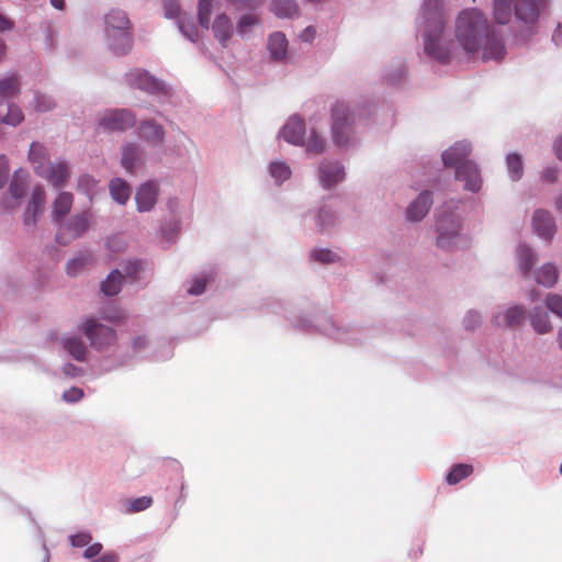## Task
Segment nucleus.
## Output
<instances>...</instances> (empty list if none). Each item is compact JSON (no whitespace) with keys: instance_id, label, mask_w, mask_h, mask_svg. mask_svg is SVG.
<instances>
[{"instance_id":"nucleus-1","label":"nucleus","mask_w":562,"mask_h":562,"mask_svg":"<svg viewBox=\"0 0 562 562\" xmlns=\"http://www.w3.org/2000/svg\"><path fill=\"white\" fill-rule=\"evenodd\" d=\"M454 35L467 53L482 50L484 60L501 61L506 54L503 38L477 9H465L459 13L454 24Z\"/></svg>"},{"instance_id":"nucleus-2","label":"nucleus","mask_w":562,"mask_h":562,"mask_svg":"<svg viewBox=\"0 0 562 562\" xmlns=\"http://www.w3.org/2000/svg\"><path fill=\"white\" fill-rule=\"evenodd\" d=\"M442 8V0H425L420 14L426 27L425 52L427 55L445 63L450 59L451 45H446L442 40L445 26Z\"/></svg>"},{"instance_id":"nucleus-3","label":"nucleus","mask_w":562,"mask_h":562,"mask_svg":"<svg viewBox=\"0 0 562 562\" xmlns=\"http://www.w3.org/2000/svg\"><path fill=\"white\" fill-rule=\"evenodd\" d=\"M513 14L517 21L533 25L540 14L539 0H493V20L496 24L506 25Z\"/></svg>"},{"instance_id":"nucleus-4","label":"nucleus","mask_w":562,"mask_h":562,"mask_svg":"<svg viewBox=\"0 0 562 562\" xmlns=\"http://www.w3.org/2000/svg\"><path fill=\"white\" fill-rule=\"evenodd\" d=\"M105 23L108 37L119 40V43H111L112 49L116 54H125L131 47L130 20L126 13L122 10H111L105 15Z\"/></svg>"},{"instance_id":"nucleus-5","label":"nucleus","mask_w":562,"mask_h":562,"mask_svg":"<svg viewBox=\"0 0 562 562\" xmlns=\"http://www.w3.org/2000/svg\"><path fill=\"white\" fill-rule=\"evenodd\" d=\"M353 116L344 102H336L331 108V135L334 143L347 146L352 135Z\"/></svg>"},{"instance_id":"nucleus-6","label":"nucleus","mask_w":562,"mask_h":562,"mask_svg":"<svg viewBox=\"0 0 562 562\" xmlns=\"http://www.w3.org/2000/svg\"><path fill=\"white\" fill-rule=\"evenodd\" d=\"M91 215L82 212L72 216L66 225L59 227L56 238L59 244L67 245L82 236L90 227Z\"/></svg>"},{"instance_id":"nucleus-7","label":"nucleus","mask_w":562,"mask_h":562,"mask_svg":"<svg viewBox=\"0 0 562 562\" xmlns=\"http://www.w3.org/2000/svg\"><path fill=\"white\" fill-rule=\"evenodd\" d=\"M461 224L459 218L454 214H446L437 221V246L442 249H450L459 236Z\"/></svg>"},{"instance_id":"nucleus-8","label":"nucleus","mask_w":562,"mask_h":562,"mask_svg":"<svg viewBox=\"0 0 562 562\" xmlns=\"http://www.w3.org/2000/svg\"><path fill=\"white\" fill-rule=\"evenodd\" d=\"M136 116L126 109L105 111L99 126L109 132H121L135 125Z\"/></svg>"},{"instance_id":"nucleus-9","label":"nucleus","mask_w":562,"mask_h":562,"mask_svg":"<svg viewBox=\"0 0 562 562\" xmlns=\"http://www.w3.org/2000/svg\"><path fill=\"white\" fill-rule=\"evenodd\" d=\"M83 331L89 338L91 346L97 349L108 347L116 340V333L113 328L98 324L92 319L83 324Z\"/></svg>"},{"instance_id":"nucleus-10","label":"nucleus","mask_w":562,"mask_h":562,"mask_svg":"<svg viewBox=\"0 0 562 562\" xmlns=\"http://www.w3.org/2000/svg\"><path fill=\"white\" fill-rule=\"evenodd\" d=\"M35 171L55 188L63 187L70 177L69 167L65 161L49 162L46 167L40 164Z\"/></svg>"},{"instance_id":"nucleus-11","label":"nucleus","mask_w":562,"mask_h":562,"mask_svg":"<svg viewBox=\"0 0 562 562\" xmlns=\"http://www.w3.org/2000/svg\"><path fill=\"white\" fill-rule=\"evenodd\" d=\"M128 85L139 90L157 93L160 92L164 87L162 83L151 77L147 71L142 69L132 70L126 75Z\"/></svg>"},{"instance_id":"nucleus-12","label":"nucleus","mask_w":562,"mask_h":562,"mask_svg":"<svg viewBox=\"0 0 562 562\" xmlns=\"http://www.w3.org/2000/svg\"><path fill=\"white\" fill-rule=\"evenodd\" d=\"M456 178L463 181L464 188L476 192L481 189L482 179L477 166L472 161H464L456 169Z\"/></svg>"},{"instance_id":"nucleus-13","label":"nucleus","mask_w":562,"mask_h":562,"mask_svg":"<svg viewBox=\"0 0 562 562\" xmlns=\"http://www.w3.org/2000/svg\"><path fill=\"white\" fill-rule=\"evenodd\" d=\"M305 122L297 115L291 116L280 132V136L290 144L303 145Z\"/></svg>"},{"instance_id":"nucleus-14","label":"nucleus","mask_w":562,"mask_h":562,"mask_svg":"<svg viewBox=\"0 0 562 562\" xmlns=\"http://www.w3.org/2000/svg\"><path fill=\"white\" fill-rule=\"evenodd\" d=\"M46 194L42 187L34 188L32 192L31 202L24 213V224L35 225L37 216L41 215L45 209Z\"/></svg>"},{"instance_id":"nucleus-15","label":"nucleus","mask_w":562,"mask_h":562,"mask_svg":"<svg viewBox=\"0 0 562 562\" xmlns=\"http://www.w3.org/2000/svg\"><path fill=\"white\" fill-rule=\"evenodd\" d=\"M532 225L535 232L542 238L551 239L555 233V223L550 214L546 210H537L533 213Z\"/></svg>"},{"instance_id":"nucleus-16","label":"nucleus","mask_w":562,"mask_h":562,"mask_svg":"<svg viewBox=\"0 0 562 562\" xmlns=\"http://www.w3.org/2000/svg\"><path fill=\"white\" fill-rule=\"evenodd\" d=\"M214 37L222 47H227L234 34V25L231 18L226 14H220L212 24Z\"/></svg>"},{"instance_id":"nucleus-17","label":"nucleus","mask_w":562,"mask_h":562,"mask_svg":"<svg viewBox=\"0 0 562 562\" xmlns=\"http://www.w3.org/2000/svg\"><path fill=\"white\" fill-rule=\"evenodd\" d=\"M470 153V144L465 142H459L443 151L442 161L447 167L456 166L458 168V166L462 165L464 161H468L467 158Z\"/></svg>"},{"instance_id":"nucleus-18","label":"nucleus","mask_w":562,"mask_h":562,"mask_svg":"<svg viewBox=\"0 0 562 562\" xmlns=\"http://www.w3.org/2000/svg\"><path fill=\"white\" fill-rule=\"evenodd\" d=\"M137 210L147 212L154 207L157 201V187L154 182H147L139 187L135 195Z\"/></svg>"},{"instance_id":"nucleus-19","label":"nucleus","mask_w":562,"mask_h":562,"mask_svg":"<svg viewBox=\"0 0 562 562\" xmlns=\"http://www.w3.org/2000/svg\"><path fill=\"white\" fill-rule=\"evenodd\" d=\"M319 178L324 188L329 189L340 182L345 172L337 162H323L319 167Z\"/></svg>"},{"instance_id":"nucleus-20","label":"nucleus","mask_w":562,"mask_h":562,"mask_svg":"<svg viewBox=\"0 0 562 562\" xmlns=\"http://www.w3.org/2000/svg\"><path fill=\"white\" fill-rule=\"evenodd\" d=\"M432 204V196L429 191L422 192L407 209V216L411 221H420L429 211Z\"/></svg>"},{"instance_id":"nucleus-21","label":"nucleus","mask_w":562,"mask_h":562,"mask_svg":"<svg viewBox=\"0 0 562 562\" xmlns=\"http://www.w3.org/2000/svg\"><path fill=\"white\" fill-rule=\"evenodd\" d=\"M139 136L153 145H158L164 140L165 131L161 125L153 121H144L139 125Z\"/></svg>"},{"instance_id":"nucleus-22","label":"nucleus","mask_w":562,"mask_h":562,"mask_svg":"<svg viewBox=\"0 0 562 562\" xmlns=\"http://www.w3.org/2000/svg\"><path fill=\"white\" fill-rule=\"evenodd\" d=\"M74 196L69 192H60L53 202L52 218L60 222L71 210Z\"/></svg>"},{"instance_id":"nucleus-23","label":"nucleus","mask_w":562,"mask_h":562,"mask_svg":"<svg viewBox=\"0 0 562 562\" xmlns=\"http://www.w3.org/2000/svg\"><path fill=\"white\" fill-rule=\"evenodd\" d=\"M526 318V311L522 306H512L509 307L505 315L502 317L501 315L496 316L494 318V323L497 326L502 325V319L504 321L505 325L508 327H516L522 324V322Z\"/></svg>"},{"instance_id":"nucleus-24","label":"nucleus","mask_w":562,"mask_h":562,"mask_svg":"<svg viewBox=\"0 0 562 562\" xmlns=\"http://www.w3.org/2000/svg\"><path fill=\"white\" fill-rule=\"evenodd\" d=\"M29 184V175L25 170L19 169L13 173L10 182L9 192L11 196L19 201L25 193Z\"/></svg>"},{"instance_id":"nucleus-25","label":"nucleus","mask_w":562,"mask_h":562,"mask_svg":"<svg viewBox=\"0 0 562 562\" xmlns=\"http://www.w3.org/2000/svg\"><path fill=\"white\" fill-rule=\"evenodd\" d=\"M288 48V41L285 35L281 32H276L270 35L268 41V49L271 57L276 60L284 58Z\"/></svg>"},{"instance_id":"nucleus-26","label":"nucleus","mask_w":562,"mask_h":562,"mask_svg":"<svg viewBox=\"0 0 562 562\" xmlns=\"http://www.w3.org/2000/svg\"><path fill=\"white\" fill-rule=\"evenodd\" d=\"M530 324L536 333L543 335L550 333L552 325L547 313L540 307H535L529 315Z\"/></svg>"},{"instance_id":"nucleus-27","label":"nucleus","mask_w":562,"mask_h":562,"mask_svg":"<svg viewBox=\"0 0 562 562\" xmlns=\"http://www.w3.org/2000/svg\"><path fill=\"white\" fill-rule=\"evenodd\" d=\"M131 192L128 183L120 178L113 179L110 182L111 196L120 204H125L128 201Z\"/></svg>"},{"instance_id":"nucleus-28","label":"nucleus","mask_w":562,"mask_h":562,"mask_svg":"<svg viewBox=\"0 0 562 562\" xmlns=\"http://www.w3.org/2000/svg\"><path fill=\"white\" fill-rule=\"evenodd\" d=\"M270 10L279 18H292L297 13V4L294 0H273Z\"/></svg>"},{"instance_id":"nucleus-29","label":"nucleus","mask_w":562,"mask_h":562,"mask_svg":"<svg viewBox=\"0 0 562 562\" xmlns=\"http://www.w3.org/2000/svg\"><path fill=\"white\" fill-rule=\"evenodd\" d=\"M124 276L119 270H113L102 282L101 290L105 295L113 296L121 291Z\"/></svg>"},{"instance_id":"nucleus-30","label":"nucleus","mask_w":562,"mask_h":562,"mask_svg":"<svg viewBox=\"0 0 562 562\" xmlns=\"http://www.w3.org/2000/svg\"><path fill=\"white\" fill-rule=\"evenodd\" d=\"M537 283L552 288L558 281V270L553 265L547 263L542 266L536 273Z\"/></svg>"},{"instance_id":"nucleus-31","label":"nucleus","mask_w":562,"mask_h":562,"mask_svg":"<svg viewBox=\"0 0 562 562\" xmlns=\"http://www.w3.org/2000/svg\"><path fill=\"white\" fill-rule=\"evenodd\" d=\"M20 81L15 75L0 79V98L8 99L18 95Z\"/></svg>"},{"instance_id":"nucleus-32","label":"nucleus","mask_w":562,"mask_h":562,"mask_svg":"<svg viewBox=\"0 0 562 562\" xmlns=\"http://www.w3.org/2000/svg\"><path fill=\"white\" fill-rule=\"evenodd\" d=\"M472 473L473 467L471 464L460 463L452 467L446 480L449 485H456Z\"/></svg>"},{"instance_id":"nucleus-33","label":"nucleus","mask_w":562,"mask_h":562,"mask_svg":"<svg viewBox=\"0 0 562 562\" xmlns=\"http://www.w3.org/2000/svg\"><path fill=\"white\" fill-rule=\"evenodd\" d=\"M64 348L77 360L85 361L87 348L81 339L68 338L64 342Z\"/></svg>"},{"instance_id":"nucleus-34","label":"nucleus","mask_w":562,"mask_h":562,"mask_svg":"<svg viewBox=\"0 0 562 562\" xmlns=\"http://www.w3.org/2000/svg\"><path fill=\"white\" fill-rule=\"evenodd\" d=\"M517 256L520 270L527 274L536 261L532 250L526 245H520L517 249Z\"/></svg>"},{"instance_id":"nucleus-35","label":"nucleus","mask_w":562,"mask_h":562,"mask_svg":"<svg viewBox=\"0 0 562 562\" xmlns=\"http://www.w3.org/2000/svg\"><path fill=\"white\" fill-rule=\"evenodd\" d=\"M506 165L512 180L517 181L522 176L524 165L520 155L510 154L506 158Z\"/></svg>"},{"instance_id":"nucleus-36","label":"nucleus","mask_w":562,"mask_h":562,"mask_svg":"<svg viewBox=\"0 0 562 562\" xmlns=\"http://www.w3.org/2000/svg\"><path fill=\"white\" fill-rule=\"evenodd\" d=\"M29 159L34 164V168L40 164L46 167L45 161L47 159L46 148L40 143H32L29 151Z\"/></svg>"},{"instance_id":"nucleus-37","label":"nucleus","mask_w":562,"mask_h":562,"mask_svg":"<svg viewBox=\"0 0 562 562\" xmlns=\"http://www.w3.org/2000/svg\"><path fill=\"white\" fill-rule=\"evenodd\" d=\"M138 158V150L135 145H126L123 148V155H122V166L127 170L132 171L133 168L136 166V161Z\"/></svg>"},{"instance_id":"nucleus-38","label":"nucleus","mask_w":562,"mask_h":562,"mask_svg":"<svg viewBox=\"0 0 562 562\" xmlns=\"http://www.w3.org/2000/svg\"><path fill=\"white\" fill-rule=\"evenodd\" d=\"M213 0H199L198 18L202 27L209 29Z\"/></svg>"},{"instance_id":"nucleus-39","label":"nucleus","mask_w":562,"mask_h":562,"mask_svg":"<svg viewBox=\"0 0 562 562\" xmlns=\"http://www.w3.org/2000/svg\"><path fill=\"white\" fill-rule=\"evenodd\" d=\"M259 23V18L255 14L247 13L240 16V19L237 22V33L240 36H245L247 33L250 32L251 27L257 25Z\"/></svg>"},{"instance_id":"nucleus-40","label":"nucleus","mask_w":562,"mask_h":562,"mask_svg":"<svg viewBox=\"0 0 562 562\" xmlns=\"http://www.w3.org/2000/svg\"><path fill=\"white\" fill-rule=\"evenodd\" d=\"M98 181L91 176L83 175L78 179V190L86 193L90 199L95 194Z\"/></svg>"},{"instance_id":"nucleus-41","label":"nucleus","mask_w":562,"mask_h":562,"mask_svg":"<svg viewBox=\"0 0 562 562\" xmlns=\"http://www.w3.org/2000/svg\"><path fill=\"white\" fill-rule=\"evenodd\" d=\"M305 146L308 153L319 155L324 150L325 143L324 139L315 131L312 130Z\"/></svg>"},{"instance_id":"nucleus-42","label":"nucleus","mask_w":562,"mask_h":562,"mask_svg":"<svg viewBox=\"0 0 562 562\" xmlns=\"http://www.w3.org/2000/svg\"><path fill=\"white\" fill-rule=\"evenodd\" d=\"M91 260L90 255H81L74 258L67 263V273L69 276H77Z\"/></svg>"},{"instance_id":"nucleus-43","label":"nucleus","mask_w":562,"mask_h":562,"mask_svg":"<svg viewBox=\"0 0 562 562\" xmlns=\"http://www.w3.org/2000/svg\"><path fill=\"white\" fill-rule=\"evenodd\" d=\"M270 173L279 183H281L290 177L291 170L289 166L283 162H272L270 165Z\"/></svg>"},{"instance_id":"nucleus-44","label":"nucleus","mask_w":562,"mask_h":562,"mask_svg":"<svg viewBox=\"0 0 562 562\" xmlns=\"http://www.w3.org/2000/svg\"><path fill=\"white\" fill-rule=\"evenodd\" d=\"M546 306L557 316L562 318V296L559 294H549L546 297Z\"/></svg>"},{"instance_id":"nucleus-45","label":"nucleus","mask_w":562,"mask_h":562,"mask_svg":"<svg viewBox=\"0 0 562 562\" xmlns=\"http://www.w3.org/2000/svg\"><path fill=\"white\" fill-rule=\"evenodd\" d=\"M92 535L89 531L79 532L69 536V542L74 548H83L90 544Z\"/></svg>"},{"instance_id":"nucleus-46","label":"nucleus","mask_w":562,"mask_h":562,"mask_svg":"<svg viewBox=\"0 0 562 562\" xmlns=\"http://www.w3.org/2000/svg\"><path fill=\"white\" fill-rule=\"evenodd\" d=\"M55 106L54 100L46 95L37 93L35 95V104L34 108L37 112H46L52 110Z\"/></svg>"},{"instance_id":"nucleus-47","label":"nucleus","mask_w":562,"mask_h":562,"mask_svg":"<svg viewBox=\"0 0 562 562\" xmlns=\"http://www.w3.org/2000/svg\"><path fill=\"white\" fill-rule=\"evenodd\" d=\"M153 504V498L150 496H142L137 497L130 502V513H138L147 509Z\"/></svg>"},{"instance_id":"nucleus-48","label":"nucleus","mask_w":562,"mask_h":562,"mask_svg":"<svg viewBox=\"0 0 562 562\" xmlns=\"http://www.w3.org/2000/svg\"><path fill=\"white\" fill-rule=\"evenodd\" d=\"M314 260L328 263L335 260V254L328 249H316L312 252Z\"/></svg>"},{"instance_id":"nucleus-49","label":"nucleus","mask_w":562,"mask_h":562,"mask_svg":"<svg viewBox=\"0 0 562 562\" xmlns=\"http://www.w3.org/2000/svg\"><path fill=\"white\" fill-rule=\"evenodd\" d=\"M83 397V391L79 387L72 386L63 393V398L66 402L75 403Z\"/></svg>"},{"instance_id":"nucleus-50","label":"nucleus","mask_w":562,"mask_h":562,"mask_svg":"<svg viewBox=\"0 0 562 562\" xmlns=\"http://www.w3.org/2000/svg\"><path fill=\"white\" fill-rule=\"evenodd\" d=\"M164 5L167 18H176L179 15L180 7L177 0H164Z\"/></svg>"},{"instance_id":"nucleus-51","label":"nucleus","mask_w":562,"mask_h":562,"mask_svg":"<svg viewBox=\"0 0 562 562\" xmlns=\"http://www.w3.org/2000/svg\"><path fill=\"white\" fill-rule=\"evenodd\" d=\"M142 270V263L139 261H128L124 266V271L126 277L132 278L134 280L137 279L138 272Z\"/></svg>"},{"instance_id":"nucleus-52","label":"nucleus","mask_w":562,"mask_h":562,"mask_svg":"<svg viewBox=\"0 0 562 562\" xmlns=\"http://www.w3.org/2000/svg\"><path fill=\"white\" fill-rule=\"evenodd\" d=\"M181 32L192 42L198 40V31L194 24H186L184 22L179 23Z\"/></svg>"},{"instance_id":"nucleus-53","label":"nucleus","mask_w":562,"mask_h":562,"mask_svg":"<svg viewBox=\"0 0 562 562\" xmlns=\"http://www.w3.org/2000/svg\"><path fill=\"white\" fill-rule=\"evenodd\" d=\"M206 281L203 278H196L193 280L192 285L188 289V293L192 295H200L204 292Z\"/></svg>"},{"instance_id":"nucleus-54","label":"nucleus","mask_w":562,"mask_h":562,"mask_svg":"<svg viewBox=\"0 0 562 562\" xmlns=\"http://www.w3.org/2000/svg\"><path fill=\"white\" fill-rule=\"evenodd\" d=\"M9 161L5 156H0V189L4 187L8 180Z\"/></svg>"},{"instance_id":"nucleus-55","label":"nucleus","mask_w":562,"mask_h":562,"mask_svg":"<svg viewBox=\"0 0 562 562\" xmlns=\"http://www.w3.org/2000/svg\"><path fill=\"white\" fill-rule=\"evenodd\" d=\"M102 549H103V547L100 542L88 544L87 549L83 552V558L85 559H93L101 554Z\"/></svg>"},{"instance_id":"nucleus-56","label":"nucleus","mask_w":562,"mask_h":562,"mask_svg":"<svg viewBox=\"0 0 562 562\" xmlns=\"http://www.w3.org/2000/svg\"><path fill=\"white\" fill-rule=\"evenodd\" d=\"M120 557L114 551H108L101 554L98 559H94L92 562H119Z\"/></svg>"},{"instance_id":"nucleus-57","label":"nucleus","mask_w":562,"mask_h":562,"mask_svg":"<svg viewBox=\"0 0 562 562\" xmlns=\"http://www.w3.org/2000/svg\"><path fill=\"white\" fill-rule=\"evenodd\" d=\"M315 35H316V31L313 26H307L306 29H304L302 31V33L300 34V38L303 41V42H307V43H311L314 38H315Z\"/></svg>"},{"instance_id":"nucleus-58","label":"nucleus","mask_w":562,"mask_h":562,"mask_svg":"<svg viewBox=\"0 0 562 562\" xmlns=\"http://www.w3.org/2000/svg\"><path fill=\"white\" fill-rule=\"evenodd\" d=\"M333 218L334 215L329 211L325 209L321 210L318 214V222L322 227H324L326 224H329Z\"/></svg>"},{"instance_id":"nucleus-59","label":"nucleus","mask_w":562,"mask_h":562,"mask_svg":"<svg viewBox=\"0 0 562 562\" xmlns=\"http://www.w3.org/2000/svg\"><path fill=\"white\" fill-rule=\"evenodd\" d=\"M480 323V315L476 313H469L465 318V327L473 329Z\"/></svg>"},{"instance_id":"nucleus-60","label":"nucleus","mask_w":562,"mask_h":562,"mask_svg":"<svg viewBox=\"0 0 562 562\" xmlns=\"http://www.w3.org/2000/svg\"><path fill=\"white\" fill-rule=\"evenodd\" d=\"M542 178L547 182H554L558 179V170L555 168H547L542 173Z\"/></svg>"},{"instance_id":"nucleus-61","label":"nucleus","mask_w":562,"mask_h":562,"mask_svg":"<svg viewBox=\"0 0 562 562\" xmlns=\"http://www.w3.org/2000/svg\"><path fill=\"white\" fill-rule=\"evenodd\" d=\"M13 26V22L0 13V32L10 31Z\"/></svg>"},{"instance_id":"nucleus-62","label":"nucleus","mask_w":562,"mask_h":562,"mask_svg":"<svg viewBox=\"0 0 562 562\" xmlns=\"http://www.w3.org/2000/svg\"><path fill=\"white\" fill-rule=\"evenodd\" d=\"M554 151H555L557 157L562 160V136H560L555 139Z\"/></svg>"},{"instance_id":"nucleus-63","label":"nucleus","mask_w":562,"mask_h":562,"mask_svg":"<svg viewBox=\"0 0 562 562\" xmlns=\"http://www.w3.org/2000/svg\"><path fill=\"white\" fill-rule=\"evenodd\" d=\"M265 0H243L245 8H256L258 5H261Z\"/></svg>"},{"instance_id":"nucleus-64","label":"nucleus","mask_w":562,"mask_h":562,"mask_svg":"<svg viewBox=\"0 0 562 562\" xmlns=\"http://www.w3.org/2000/svg\"><path fill=\"white\" fill-rule=\"evenodd\" d=\"M146 345V340L144 337H136L134 340H133V347L135 349H140L143 348L144 346Z\"/></svg>"}]
</instances>
